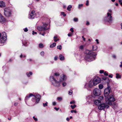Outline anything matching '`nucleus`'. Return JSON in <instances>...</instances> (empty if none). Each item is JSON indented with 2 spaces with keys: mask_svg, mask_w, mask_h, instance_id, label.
<instances>
[{
  "mask_svg": "<svg viewBox=\"0 0 122 122\" xmlns=\"http://www.w3.org/2000/svg\"><path fill=\"white\" fill-rule=\"evenodd\" d=\"M86 55L85 59L88 61H91L94 60L96 58V54L92 51L86 50L85 51Z\"/></svg>",
  "mask_w": 122,
  "mask_h": 122,
  "instance_id": "obj_1",
  "label": "nucleus"
},
{
  "mask_svg": "<svg viewBox=\"0 0 122 122\" xmlns=\"http://www.w3.org/2000/svg\"><path fill=\"white\" fill-rule=\"evenodd\" d=\"M59 77L52 75L50 76V80L52 81V84L54 86L56 87L59 86L60 85V82L57 81Z\"/></svg>",
  "mask_w": 122,
  "mask_h": 122,
  "instance_id": "obj_2",
  "label": "nucleus"
},
{
  "mask_svg": "<svg viewBox=\"0 0 122 122\" xmlns=\"http://www.w3.org/2000/svg\"><path fill=\"white\" fill-rule=\"evenodd\" d=\"M105 100L106 103L109 105L112 104V102H114L116 100L115 99L112 95H110L106 98Z\"/></svg>",
  "mask_w": 122,
  "mask_h": 122,
  "instance_id": "obj_3",
  "label": "nucleus"
},
{
  "mask_svg": "<svg viewBox=\"0 0 122 122\" xmlns=\"http://www.w3.org/2000/svg\"><path fill=\"white\" fill-rule=\"evenodd\" d=\"M4 15L6 17H9L12 16L13 12L9 8H5L4 9Z\"/></svg>",
  "mask_w": 122,
  "mask_h": 122,
  "instance_id": "obj_4",
  "label": "nucleus"
},
{
  "mask_svg": "<svg viewBox=\"0 0 122 122\" xmlns=\"http://www.w3.org/2000/svg\"><path fill=\"white\" fill-rule=\"evenodd\" d=\"M7 39V36L6 33L5 32L0 33V42L4 43Z\"/></svg>",
  "mask_w": 122,
  "mask_h": 122,
  "instance_id": "obj_5",
  "label": "nucleus"
},
{
  "mask_svg": "<svg viewBox=\"0 0 122 122\" xmlns=\"http://www.w3.org/2000/svg\"><path fill=\"white\" fill-rule=\"evenodd\" d=\"M32 97H33L32 98V101L35 103L34 104H36L38 103L40 99V95H37L36 96L33 95V96Z\"/></svg>",
  "mask_w": 122,
  "mask_h": 122,
  "instance_id": "obj_6",
  "label": "nucleus"
},
{
  "mask_svg": "<svg viewBox=\"0 0 122 122\" xmlns=\"http://www.w3.org/2000/svg\"><path fill=\"white\" fill-rule=\"evenodd\" d=\"M95 86L92 81H90L88 83H86L84 86V88L87 89L88 90H90L89 88Z\"/></svg>",
  "mask_w": 122,
  "mask_h": 122,
  "instance_id": "obj_7",
  "label": "nucleus"
},
{
  "mask_svg": "<svg viewBox=\"0 0 122 122\" xmlns=\"http://www.w3.org/2000/svg\"><path fill=\"white\" fill-rule=\"evenodd\" d=\"M98 106V108L100 110H102L105 108H108L109 107V105L106 103H101Z\"/></svg>",
  "mask_w": 122,
  "mask_h": 122,
  "instance_id": "obj_8",
  "label": "nucleus"
},
{
  "mask_svg": "<svg viewBox=\"0 0 122 122\" xmlns=\"http://www.w3.org/2000/svg\"><path fill=\"white\" fill-rule=\"evenodd\" d=\"M107 16L105 17L104 20L106 21H107L109 23H112L113 20L111 14L108 12L107 13Z\"/></svg>",
  "mask_w": 122,
  "mask_h": 122,
  "instance_id": "obj_9",
  "label": "nucleus"
},
{
  "mask_svg": "<svg viewBox=\"0 0 122 122\" xmlns=\"http://www.w3.org/2000/svg\"><path fill=\"white\" fill-rule=\"evenodd\" d=\"M47 26V24L44 23H43V26H40L37 27L38 30L40 31H42L46 30H47L46 27Z\"/></svg>",
  "mask_w": 122,
  "mask_h": 122,
  "instance_id": "obj_10",
  "label": "nucleus"
},
{
  "mask_svg": "<svg viewBox=\"0 0 122 122\" xmlns=\"http://www.w3.org/2000/svg\"><path fill=\"white\" fill-rule=\"evenodd\" d=\"M111 90L110 87L109 86L105 89L104 91V95L105 97H107L109 95Z\"/></svg>",
  "mask_w": 122,
  "mask_h": 122,
  "instance_id": "obj_11",
  "label": "nucleus"
},
{
  "mask_svg": "<svg viewBox=\"0 0 122 122\" xmlns=\"http://www.w3.org/2000/svg\"><path fill=\"white\" fill-rule=\"evenodd\" d=\"M93 93L95 96H98L100 95L101 93V91L100 89L95 88L93 91Z\"/></svg>",
  "mask_w": 122,
  "mask_h": 122,
  "instance_id": "obj_12",
  "label": "nucleus"
},
{
  "mask_svg": "<svg viewBox=\"0 0 122 122\" xmlns=\"http://www.w3.org/2000/svg\"><path fill=\"white\" fill-rule=\"evenodd\" d=\"M92 81L95 85H96L101 82V79L99 77L97 76L94 78Z\"/></svg>",
  "mask_w": 122,
  "mask_h": 122,
  "instance_id": "obj_13",
  "label": "nucleus"
},
{
  "mask_svg": "<svg viewBox=\"0 0 122 122\" xmlns=\"http://www.w3.org/2000/svg\"><path fill=\"white\" fill-rule=\"evenodd\" d=\"M86 100L88 104H90L92 103L93 101V97L92 96H88L86 98Z\"/></svg>",
  "mask_w": 122,
  "mask_h": 122,
  "instance_id": "obj_14",
  "label": "nucleus"
},
{
  "mask_svg": "<svg viewBox=\"0 0 122 122\" xmlns=\"http://www.w3.org/2000/svg\"><path fill=\"white\" fill-rule=\"evenodd\" d=\"M36 15L35 11H32L29 15V18L31 19H33L36 17Z\"/></svg>",
  "mask_w": 122,
  "mask_h": 122,
  "instance_id": "obj_15",
  "label": "nucleus"
},
{
  "mask_svg": "<svg viewBox=\"0 0 122 122\" xmlns=\"http://www.w3.org/2000/svg\"><path fill=\"white\" fill-rule=\"evenodd\" d=\"M66 79V76L64 74H62L60 76V80L58 81L60 82V84L61 82L64 81Z\"/></svg>",
  "mask_w": 122,
  "mask_h": 122,
  "instance_id": "obj_16",
  "label": "nucleus"
},
{
  "mask_svg": "<svg viewBox=\"0 0 122 122\" xmlns=\"http://www.w3.org/2000/svg\"><path fill=\"white\" fill-rule=\"evenodd\" d=\"M5 21V19L0 13V22L3 23Z\"/></svg>",
  "mask_w": 122,
  "mask_h": 122,
  "instance_id": "obj_17",
  "label": "nucleus"
},
{
  "mask_svg": "<svg viewBox=\"0 0 122 122\" xmlns=\"http://www.w3.org/2000/svg\"><path fill=\"white\" fill-rule=\"evenodd\" d=\"M93 102L94 104L98 106L101 103V101L98 100H94Z\"/></svg>",
  "mask_w": 122,
  "mask_h": 122,
  "instance_id": "obj_18",
  "label": "nucleus"
},
{
  "mask_svg": "<svg viewBox=\"0 0 122 122\" xmlns=\"http://www.w3.org/2000/svg\"><path fill=\"white\" fill-rule=\"evenodd\" d=\"M5 2L2 1H0V7H5Z\"/></svg>",
  "mask_w": 122,
  "mask_h": 122,
  "instance_id": "obj_19",
  "label": "nucleus"
},
{
  "mask_svg": "<svg viewBox=\"0 0 122 122\" xmlns=\"http://www.w3.org/2000/svg\"><path fill=\"white\" fill-rule=\"evenodd\" d=\"M33 96V95L32 94H30L29 95L26 96L25 98V101H26V100H27L29 99L30 97H32Z\"/></svg>",
  "mask_w": 122,
  "mask_h": 122,
  "instance_id": "obj_20",
  "label": "nucleus"
},
{
  "mask_svg": "<svg viewBox=\"0 0 122 122\" xmlns=\"http://www.w3.org/2000/svg\"><path fill=\"white\" fill-rule=\"evenodd\" d=\"M51 74L52 75H54V76H56L59 77L60 74L59 72H56L55 73H52Z\"/></svg>",
  "mask_w": 122,
  "mask_h": 122,
  "instance_id": "obj_21",
  "label": "nucleus"
},
{
  "mask_svg": "<svg viewBox=\"0 0 122 122\" xmlns=\"http://www.w3.org/2000/svg\"><path fill=\"white\" fill-rule=\"evenodd\" d=\"M59 59L61 61H63L65 60L64 57L62 54H60L59 56Z\"/></svg>",
  "mask_w": 122,
  "mask_h": 122,
  "instance_id": "obj_22",
  "label": "nucleus"
},
{
  "mask_svg": "<svg viewBox=\"0 0 122 122\" xmlns=\"http://www.w3.org/2000/svg\"><path fill=\"white\" fill-rule=\"evenodd\" d=\"M104 99V97L103 96H100L98 98V99L100 101H103V100Z\"/></svg>",
  "mask_w": 122,
  "mask_h": 122,
  "instance_id": "obj_23",
  "label": "nucleus"
},
{
  "mask_svg": "<svg viewBox=\"0 0 122 122\" xmlns=\"http://www.w3.org/2000/svg\"><path fill=\"white\" fill-rule=\"evenodd\" d=\"M44 46L42 43H40L39 45V47L40 48H42L44 47Z\"/></svg>",
  "mask_w": 122,
  "mask_h": 122,
  "instance_id": "obj_24",
  "label": "nucleus"
},
{
  "mask_svg": "<svg viewBox=\"0 0 122 122\" xmlns=\"http://www.w3.org/2000/svg\"><path fill=\"white\" fill-rule=\"evenodd\" d=\"M32 74V73L31 72H27L26 74L28 77H30V75H31Z\"/></svg>",
  "mask_w": 122,
  "mask_h": 122,
  "instance_id": "obj_25",
  "label": "nucleus"
},
{
  "mask_svg": "<svg viewBox=\"0 0 122 122\" xmlns=\"http://www.w3.org/2000/svg\"><path fill=\"white\" fill-rule=\"evenodd\" d=\"M116 78L117 79L121 78V76L119 75V74L118 73H116Z\"/></svg>",
  "mask_w": 122,
  "mask_h": 122,
  "instance_id": "obj_26",
  "label": "nucleus"
},
{
  "mask_svg": "<svg viewBox=\"0 0 122 122\" xmlns=\"http://www.w3.org/2000/svg\"><path fill=\"white\" fill-rule=\"evenodd\" d=\"M72 6L71 5H69L67 7V10L69 11H70L71 10V8H72Z\"/></svg>",
  "mask_w": 122,
  "mask_h": 122,
  "instance_id": "obj_27",
  "label": "nucleus"
},
{
  "mask_svg": "<svg viewBox=\"0 0 122 122\" xmlns=\"http://www.w3.org/2000/svg\"><path fill=\"white\" fill-rule=\"evenodd\" d=\"M57 37V36H55L54 37V41L55 42H56L59 40L58 39H56Z\"/></svg>",
  "mask_w": 122,
  "mask_h": 122,
  "instance_id": "obj_28",
  "label": "nucleus"
},
{
  "mask_svg": "<svg viewBox=\"0 0 122 122\" xmlns=\"http://www.w3.org/2000/svg\"><path fill=\"white\" fill-rule=\"evenodd\" d=\"M56 44L55 43H53L52 44L50 45V47L51 48H52L54 47L56 45Z\"/></svg>",
  "mask_w": 122,
  "mask_h": 122,
  "instance_id": "obj_29",
  "label": "nucleus"
},
{
  "mask_svg": "<svg viewBox=\"0 0 122 122\" xmlns=\"http://www.w3.org/2000/svg\"><path fill=\"white\" fill-rule=\"evenodd\" d=\"M97 49V47L96 46H92V50L93 51H95Z\"/></svg>",
  "mask_w": 122,
  "mask_h": 122,
  "instance_id": "obj_30",
  "label": "nucleus"
},
{
  "mask_svg": "<svg viewBox=\"0 0 122 122\" xmlns=\"http://www.w3.org/2000/svg\"><path fill=\"white\" fill-rule=\"evenodd\" d=\"M99 88L100 89H102L103 87V85L102 84H100L99 85Z\"/></svg>",
  "mask_w": 122,
  "mask_h": 122,
  "instance_id": "obj_31",
  "label": "nucleus"
},
{
  "mask_svg": "<svg viewBox=\"0 0 122 122\" xmlns=\"http://www.w3.org/2000/svg\"><path fill=\"white\" fill-rule=\"evenodd\" d=\"M43 105L44 107L47 106H48V102H46L45 103H43Z\"/></svg>",
  "mask_w": 122,
  "mask_h": 122,
  "instance_id": "obj_32",
  "label": "nucleus"
},
{
  "mask_svg": "<svg viewBox=\"0 0 122 122\" xmlns=\"http://www.w3.org/2000/svg\"><path fill=\"white\" fill-rule=\"evenodd\" d=\"M62 99V98L61 97H58L57 98V100L60 101Z\"/></svg>",
  "mask_w": 122,
  "mask_h": 122,
  "instance_id": "obj_33",
  "label": "nucleus"
},
{
  "mask_svg": "<svg viewBox=\"0 0 122 122\" xmlns=\"http://www.w3.org/2000/svg\"><path fill=\"white\" fill-rule=\"evenodd\" d=\"M57 49H59L60 50H61V49L62 47L61 45H60L57 46Z\"/></svg>",
  "mask_w": 122,
  "mask_h": 122,
  "instance_id": "obj_34",
  "label": "nucleus"
},
{
  "mask_svg": "<svg viewBox=\"0 0 122 122\" xmlns=\"http://www.w3.org/2000/svg\"><path fill=\"white\" fill-rule=\"evenodd\" d=\"M76 107V105H71V107L72 109H74Z\"/></svg>",
  "mask_w": 122,
  "mask_h": 122,
  "instance_id": "obj_35",
  "label": "nucleus"
},
{
  "mask_svg": "<svg viewBox=\"0 0 122 122\" xmlns=\"http://www.w3.org/2000/svg\"><path fill=\"white\" fill-rule=\"evenodd\" d=\"M72 91L71 90H70L69 91L68 94L69 95H71L72 93Z\"/></svg>",
  "mask_w": 122,
  "mask_h": 122,
  "instance_id": "obj_36",
  "label": "nucleus"
},
{
  "mask_svg": "<svg viewBox=\"0 0 122 122\" xmlns=\"http://www.w3.org/2000/svg\"><path fill=\"white\" fill-rule=\"evenodd\" d=\"M40 54L42 56H44V51H42L41 52Z\"/></svg>",
  "mask_w": 122,
  "mask_h": 122,
  "instance_id": "obj_37",
  "label": "nucleus"
},
{
  "mask_svg": "<svg viewBox=\"0 0 122 122\" xmlns=\"http://www.w3.org/2000/svg\"><path fill=\"white\" fill-rule=\"evenodd\" d=\"M23 29L25 32H26L28 30L27 28H24Z\"/></svg>",
  "mask_w": 122,
  "mask_h": 122,
  "instance_id": "obj_38",
  "label": "nucleus"
},
{
  "mask_svg": "<svg viewBox=\"0 0 122 122\" xmlns=\"http://www.w3.org/2000/svg\"><path fill=\"white\" fill-rule=\"evenodd\" d=\"M71 113H73L74 112L75 113H77V112L76 110H71Z\"/></svg>",
  "mask_w": 122,
  "mask_h": 122,
  "instance_id": "obj_39",
  "label": "nucleus"
},
{
  "mask_svg": "<svg viewBox=\"0 0 122 122\" xmlns=\"http://www.w3.org/2000/svg\"><path fill=\"white\" fill-rule=\"evenodd\" d=\"M78 20V19L76 18H75L74 19V21L75 22L77 21Z\"/></svg>",
  "mask_w": 122,
  "mask_h": 122,
  "instance_id": "obj_40",
  "label": "nucleus"
},
{
  "mask_svg": "<svg viewBox=\"0 0 122 122\" xmlns=\"http://www.w3.org/2000/svg\"><path fill=\"white\" fill-rule=\"evenodd\" d=\"M61 15H62L64 16H65L66 15L65 14L64 12H61Z\"/></svg>",
  "mask_w": 122,
  "mask_h": 122,
  "instance_id": "obj_41",
  "label": "nucleus"
},
{
  "mask_svg": "<svg viewBox=\"0 0 122 122\" xmlns=\"http://www.w3.org/2000/svg\"><path fill=\"white\" fill-rule=\"evenodd\" d=\"M83 4H80L79 5L78 8L79 9H80L81 7L82 6Z\"/></svg>",
  "mask_w": 122,
  "mask_h": 122,
  "instance_id": "obj_42",
  "label": "nucleus"
},
{
  "mask_svg": "<svg viewBox=\"0 0 122 122\" xmlns=\"http://www.w3.org/2000/svg\"><path fill=\"white\" fill-rule=\"evenodd\" d=\"M33 118L34 119L35 121H37L38 119L37 118L35 117L34 116L33 117Z\"/></svg>",
  "mask_w": 122,
  "mask_h": 122,
  "instance_id": "obj_43",
  "label": "nucleus"
},
{
  "mask_svg": "<svg viewBox=\"0 0 122 122\" xmlns=\"http://www.w3.org/2000/svg\"><path fill=\"white\" fill-rule=\"evenodd\" d=\"M104 74L105 76H107L108 75V73L106 71L104 72Z\"/></svg>",
  "mask_w": 122,
  "mask_h": 122,
  "instance_id": "obj_44",
  "label": "nucleus"
},
{
  "mask_svg": "<svg viewBox=\"0 0 122 122\" xmlns=\"http://www.w3.org/2000/svg\"><path fill=\"white\" fill-rule=\"evenodd\" d=\"M62 85L63 86H65L66 85V84L65 82H63L62 83Z\"/></svg>",
  "mask_w": 122,
  "mask_h": 122,
  "instance_id": "obj_45",
  "label": "nucleus"
},
{
  "mask_svg": "<svg viewBox=\"0 0 122 122\" xmlns=\"http://www.w3.org/2000/svg\"><path fill=\"white\" fill-rule=\"evenodd\" d=\"M84 47V46L83 45H81L79 47V48L81 49H82Z\"/></svg>",
  "mask_w": 122,
  "mask_h": 122,
  "instance_id": "obj_46",
  "label": "nucleus"
},
{
  "mask_svg": "<svg viewBox=\"0 0 122 122\" xmlns=\"http://www.w3.org/2000/svg\"><path fill=\"white\" fill-rule=\"evenodd\" d=\"M86 6H88L89 5V1L88 0L86 1Z\"/></svg>",
  "mask_w": 122,
  "mask_h": 122,
  "instance_id": "obj_47",
  "label": "nucleus"
},
{
  "mask_svg": "<svg viewBox=\"0 0 122 122\" xmlns=\"http://www.w3.org/2000/svg\"><path fill=\"white\" fill-rule=\"evenodd\" d=\"M54 60L55 61H56L57 60V56H55L54 57Z\"/></svg>",
  "mask_w": 122,
  "mask_h": 122,
  "instance_id": "obj_48",
  "label": "nucleus"
},
{
  "mask_svg": "<svg viewBox=\"0 0 122 122\" xmlns=\"http://www.w3.org/2000/svg\"><path fill=\"white\" fill-rule=\"evenodd\" d=\"M104 71L103 70H101L100 71V74H102V73H103Z\"/></svg>",
  "mask_w": 122,
  "mask_h": 122,
  "instance_id": "obj_49",
  "label": "nucleus"
},
{
  "mask_svg": "<svg viewBox=\"0 0 122 122\" xmlns=\"http://www.w3.org/2000/svg\"><path fill=\"white\" fill-rule=\"evenodd\" d=\"M112 76L113 75L112 74H111L110 75H108L109 77L111 78H112Z\"/></svg>",
  "mask_w": 122,
  "mask_h": 122,
  "instance_id": "obj_50",
  "label": "nucleus"
},
{
  "mask_svg": "<svg viewBox=\"0 0 122 122\" xmlns=\"http://www.w3.org/2000/svg\"><path fill=\"white\" fill-rule=\"evenodd\" d=\"M37 32H35L34 30L32 31V34L33 35H34L35 34H37Z\"/></svg>",
  "mask_w": 122,
  "mask_h": 122,
  "instance_id": "obj_51",
  "label": "nucleus"
},
{
  "mask_svg": "<svg viewBox=\"0 0 122 122\" xmlns=\"http://www.w3.org/2000/svg\"><path fill=\"white\" fill-rule=\"evenodd\" d=\"M70 30L72 32H74L73 29L72 28H71Z\"/></svg>",
  "mask_w": 122,
  "mask_h": 122,
  "instance_id": "obj_52",
  "label": "nucleus"
},
{
  "mask_svg": "<svg viewBox=\"0 0 122 122\" xmlns=\"http://www.w3.org/2000/svg\"><path fill=\"white\" fill-rule=\"evenodd\" d=\"M102 79L103 80H105L107 79V78H106V77L104 76L102 77Z\"/></svg>",
  "mask_w": 122,
  "mask_h": 122,
  "instance_id": "obj_53",
  "label": "nucleus"
},
{
  "mask_svg": "<svg viewBox=\"0 0 122 122\" xmlns=\"http://www.w3.org/2000/svg\"><path fill=\"white\" fill-rule=\"evenodd\" d=\"M52 104L54 106L56 104V102H53Z\"/></svg>",
  "mask_w": 122,
  "mask_h": 122,
  "instance_id": "obj_54",
  "label": "nucleus"
},
{
  "mask_svg": "<svg viewBox=\"0 0 122 122\" xmlns=\"http://www.w3.org/2000/svg\"><path fill=\"white\" fill-rule=\"evenodd\" d=\"M86 24V25H89V23L88 21H87Z\"/></svg>",
  "mask_w": 122,
  "mask_h": 122,
  "instance_id": "obj_55",
  "label": "nucleus"
},
{
  "mask_svg": "<svg viewBox=\"0 0 122 122\" xmlns=\"http://www.w3.org/2000/svg\"><path fill=\"white\" fill-rule=\"evenodd\" d=\"M72 35V34L70 33H68V36H71Z\"/></svg>",
  "mask_w": 122,
  "mask_h": 122,
  "instance_id": "obj_56",
  "label": "nucleus"
},
{
  "mask_svg": "<svg viewBox=\"0 0 122 122\" xmlns=\"http://www.w3.org/2000/svg\"><path fill=\"white\" fill-rule=\"evenodd\" d=\"M54 109L56 111H58L59 109V108H56V107H55L54 108Z\"/></svg>",
  "mask_w": 122,
  "mask_h": 122,
  "instance_id": "obj_57",
  "label": "nucleus"
},
{
  "mask_svg": "<svg viewBox=\"0 0 122 122\" xmlns=\"http://www.w3.org/2000/svg\"><path fill=\"white\" fill-rule=\"evenodd\" d=\"M70 104H72L74 103L75 102L74 101H71L70 102Z\"/></svg>",
  "mask_w": 122,
  "mask_h": 122,
  "instance_id": "obj_58",
  "label": "nucleus"
},
{
  "mask_svg": "<svg viewBox=\"0 0 122 122\" xmlns=\"http://www.w3.org/2000/svg\"><path fill=\"white\" fill-rule=\"evenodd\" d=\"M120 63H121V64L119 66L120 67H122V61H121L120 62Z\"/></svg>",
  "mask_w": 122,
  "mask_h": 122,
  "instance_id": "obj_59",
  "label": "nucleus"
},
{
  "mask_svg": "<svg viewBox=\"0 0 122 122\" xmlns=\"http://www.w3.org/2000/svg\"><path fill=\"white\" fill-rule=\"evenodd\" d=\"M96 41L97 42V44H98L99 42H98V39H96Z\"/></svg>",
  "mask_w": 122,
  "mask_h": 122,
  "instance_id": "obj_60",
  "label": "nucleus"
},
{
  "mask_svg": "<svg viewBox=\"0 0 122 122\" xmlns=\"http://www.w3.org/2000/svg\"><path fill=\"white\" fill-rule=\"evenodd\" d=\"M82 37L83 39V40L84 41H85V38H84V36H82Z\"/></svg>",
  "mask_w": 122,
  "mask_h": 122,
  "instance_id": "obj_61",
  "label": "nucleus"
},
{
  "mask_svg": "<svg viewBox=\"0 0 122 122\" xmlns=\"http://www.w3.org/2000/svg\"><path fill=\"white\" fill-rule=\"evenodd\" d=\"M112 57L115 58H116V56L115 55H113L112 56Z\"/></svg>",
  "mask_w": 122,
  "mask_h": 122,
  "instance_id": "obj_62",
  "label": "nucleus"
},
{
  "mask_svg": "<svg viewBox=\"0 0 122 122\" xmlns=\"http://www.w3.org/2000/svg\"><path fill=\"white\" fill-rule=\"evenodd\" d=\"M120 4L121 3H122V0H118Z\"/></svg>",
  "mask_w": 122,
  "mask_h": 122,
  "instance_id": "obj_63",
  "label": "nucleus"
},
{
  "mask_svg": "<svg viewBox=\"0 0 122 122\" xmlns=\"http://www.w3.org/2000/svg\"><path fill=\"white\" fill-rule=\"evenodd\" d=\"M66 120L67 121H69L70 120V118L69 117H67L66 118Z\"/></svg>",
  "mask_w": 122,
  "mask_h": 122,
  "instance_id": "obj_64",
  "label": "nucleus"
}]
</instances>
